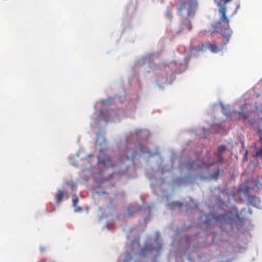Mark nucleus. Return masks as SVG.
I'll return each mask as SVG.
<instances>
[{
  "mask_svg": "<svg viewBox=\"0 0 262 262\" xmlns=\"http://www.w3.org/2000/svg\"><path fill=\"white\" fill-rule=\"evenodd\" d=\"M231 0H220L218 3V5L220 6L219 12L221 15L219 21V23L221 24L223 23H225L226 27L224 28H220L221 33L224 38L223 42V45L225 46L229 42V39L232 33V31L230 29L229 23V19L226 16V4L230 2Z\"/></svg>",
  "mask_w": 262,
  "mask_h": 262,
  "instance_id": "1",
  "label": "nucleus"
},
{
  "mask_svg": "<svg viewBox=\"0 0 262 262\" xmlns=\"http://www.w3.org/2000/svg\"><path fill=\"white\" fill-rule=\"evenodd\" d=\"M180 3L177 9L180 14L182 15L184 12H186L188 18L194 16L198 6L196 0H180Z\"/></svg>",
  "mask_w": 262,
  "mask_h": 262,
  "instance_id": "2",
  "label": "nucleus"
},
{
  "mask_svg": "<svg viewBox=\"0 0 262 262\" xmlns=\"http://www.w3.org/2000/svg\"><path fill=\"white\" fill-rule=\"evenodd\" d=\"M234 213L230 211L226 212L223 214H220L215 217L216 221L218 222H225L228 223H232L235 220L239 219V216L238 213V210L236 207H233Z\"/></svg>",
  "mask_w": 262,
  "mask_h": 262,
  "instance_id": "3",
  "label": "nucleus"
},
{
  "mask_svg": "<svg viewBox=\"0 0 262 262\" xmlns=\"http://www.w3.org/2000/svg\"><path fill=\"white\" fill-rule=\"evenodd\" d=\"M98 163L101 165L102 169L99 173L100 175L104 174L105 171L110 167H113V161L111 157H105L102 158L100 156H98Z\"/></svg>",
  "mask_w": 262,
  "mask_h": 262,
  "instance_id": "4",
  "label": "nucleus"
},
{
  "mask_svg": "<svg viewBox=\"0 0 262 262\" xmlns=\"http://www.w3.org/2000/svg\"><path fill=\"white\" fill-rule=\"evenodd\" d=\"M251 105L250 103H245L241 108V111L239 112V118H243L244 120L248 118L249 114H251L252 111L249 108Z\"/></svg>",
  "mask_w": 262,
  "mask_h": 262,
  "instance_id": "5",
  "label": "nucleus"
},
{
  "mask_svg": "<svg viewBox=\"0 0 262 262\" xmlns=\"http://www.w3.org/2000/svg\"><path fill=\"white\" fill-rule=\"evenodd\" d=\"M208 49L212 53H216L220 51L219 47L215 43L202 44L201 49L203 50Z\"/></svg>",
  "mask_w": 262,
  "mask_h": 262,
  "instance_id": "6",
  "label": "nucleus"
},
{
  "mask_svg": "<svg viewBox=\"0 0 262 262\" xmlns=\"http://www.w3.org/2000/svg\"><path fill=\"white\" fill-rule=\"evenodd\" d=\"M226 149V146L222 145L218 147V151L215 154L216 155L219 159V162H221L223 161V158L221 156V153L224 151Z\"/></svg>",
  "mask_w": 262,
  "mask_h": 262,
  "instance_id": "7",
  "label": "nucleus"
},
{
  "mask_svg": "<svg viewBox=\"0 0 262 262\" xmlns=\"http://www.w3.org/2000/svg\"><path fill=\"white\" fill-rule=\"evenodd\" d=\"M63 195H64V193L62 192V191L59 190L57 191V192L56 194V196H55V199H56V202L58 204H59L61 202V201L62 200Z\"/></svg>",
  "mask_w": 262,
  "mask_h": 262,
  "instance_id": "8",
  "label": "nucleus"
},
{
  "mask_svg": "<svg viewBox=\"0 0 262 262\" xmlns=\"http://www.w3.org/2000/svg\"><path fill=\"white\" fill-rule=\"evenodd\" d=\"M259 140L261 144V146L260 149L255 154L254 156L255 157H262V131L261 130H259Z\"/></svg>",
  "mask_w": 262,
  "mask_h": 262,
  "instance_id": "9",
  "label": "nucleus"
},
{
  "mask_svg": "<svg viewBox=\"0 0 262 262\" xmlns=\"http://www.w3.org/2000/svg\"><path fill=\"white\" fill-rule=\"evenodd\" d=\"M137 154V153L136 152V150L131 151V150H129L127 151V153L126 154V159L127 160H128L130 158L134 159L136 157Z\"/></svg>",
  "mask_w": 262,
  "mask_h": 262,
  "instance_id": "10",
  "label": "nucleus"
},
{
  "mask_svg": "<svg viewBox=\"0 0 262 262\" xmlns=\"http://www.w3.org/2000/svg\"><path fill=\"white\" fill-rule=\"evenodd\" d=\"M220 174V170H217L213 172L210 176L212 179H216L218 178Z\"/></svg>",
  "mask_w": 262,
  "mask_h": 262,
  "instance_id": "11",
  "label": "nucleus"
},
{
  "mask_svg": "<svg viewBox=\"0 0 262 262\" xmlns=\"http://www.w3.org/2000/svg\"><path fill=\"white\" fill-rule=\"evenodd\" d=\"M255 199H256L255 196H251L249 198L248 202L249 204L252 205L253 206H255V204L254 203V201Z\"/></svg>",
  "mask_w": 262,
  "mask_h": 262,
  "instance_id": "12",
  "label": "nucleus"
},
{
  "mask_svg": "<svg viewBox=\"0 0 262 262\" xmlns=\"http://www.w3.org/2000/svg\"><path fill=\"white\" fill-rule=\"evenodd\" d=\"M138 149H139L141 152H149L148 148L146 147L143 146H140Z\"/></svg>",
  "mask_w": 262,
  "mask_h": 262,
  "instance_id": "13",
  "label": "nucleus"
},
{
  "mask_svg": "<svg viewBox=\"0 0 262 262\" xmlns=\"http://www.w3.org/2000/svg\"><path fill=\"white\" fill-rule=\"evenodd\" d=\"M214 163H210V164H208L206 163H203L200 166V167L201 168H203V167L208 168V167H210Z\"/></svg>",
  "mask_w": 262,
  "mask_h": 262,
  "instance_id": "14",
  "label": "nucleus"
},
{
  "mask_svg": "<svg viewBox=\"0 0 262 262\" xmlns=\"http://www.w3.org/2000/svg\"><path fill=\"white\" fill-rule=\"evenodd\" d=\"M78 199L77 198H74L73 199V206L76 207L77 204L78 203Z\"/></svg>",
  "mask_w": 262,
  "mask_h": 262,
  "instance_id": "15",
  "label": "nucleus"
},
{
  "mask_svg": "<svg viewBox=\"0 0 262 262\" xmlns=\"http://www.w3.org/2000/svg\"><path fill=\"white\" fill-rule=\"evenodd\" d=\"M111 179H112V174L110 175L109 177H108L107 178L103 177L102 178V181H105V180H108Z\"/></svg>",
  "mask_w": 262,
  "mask_h": 262,
  "instance_id": "16",
  "label": "nucleus"
},
{
  "mask_svg": "<svg viewBox=\"0 0 262 262\" xmlns=\"http://www.w3.org/2000/svg\"><path fill=\"white\" fill-rule=\"evenodd\" d=\"M187 28L189 30H190L192 28V26H191V24H189L187 25Z\"/></svg>",
  "mask_w": 262,
  "mask_h": 262,
  "instance_id": "17",
  "label": "nucleus"
},
{
  "mask_svg": "<svg viewBox=\"0 0 262 262\" xmlns=\"http://www.w3.org/2000/svg\"><path fill=\"white\" fill-rule=\"evenodd\" d=\"M81 210V209L79 207H76V208H75L76 211H80Z\"/></svg>",
  "mask_w": 262,
  "mask_h": 262,
  "instance_id": "18",
  "label": "nucleus"
},
{
  "mask_svg": "<svg viewBox=\"0 0 262 262\" xmlns=\"http://www.w3.org/2000/svg\"><path fill=\"white\" fill-rule=\"evenodd\" d=\"M173 204H174V205H180V206L182 205V204L181 203H177V202H174Z\"/></svg>",
  "mask_w": 262,
  "mask_h": 262,
  "instance_id": "19",
  "label": "nucleus"
}]
</instances>
